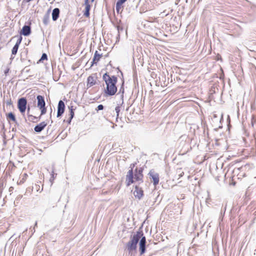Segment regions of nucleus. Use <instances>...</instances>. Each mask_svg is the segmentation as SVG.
I'll return each mask as SVG.
<instances>
[{
  "mask_svg": "<svg viewBox=\"0 0 256 256\" xmlns=\"http://www.w3.org/2000/svg\"><path fill=\"white\" fill-rule=\"evenodd\" d=\"M8 71H9V68H7L6 70H4V74H7V73H8Z\"/></svg>",
  "mask_w": 256,
  "mask_h": 256,
  "instance_id": "32",
  "label": "nucleus"
},
{
  "mask_svg": "<svg viewBox=\"0 0 256 256\" xmlns=\"http://www.w3.org/2000/svg\"><path fill=\"white\" fill-rule=\"evenodd\" d=\"M36 98L38 100V106L39 108H42L45 106L46 104L44 100V98L40 95L37 96Z\"/></svg>",
  "mask_w": 256,
  "mask_h": 256,
  "instance_id": "11",
  "label": "nucleus"
},
{
  "mask_svg": "<svg viewBox=\"0 0 256 256\" xmlns=\"http://www.w3.org/2000/svg\"><path fill=\"white\" fill-rule=\"evenodd\" d=\"M104 106L102 104H99L97 108H96V110H102L104 109Z\"/></svg>",
  "mask_w": 256,
  "mask_h": 256,
  "instance_id": "23",
  "label": "nucleus"
},
{
  "mask_svg": "<svg viewBox=\"0 0 256 256\" xmlns=\"http://www.w3.org/2000/svg\"><path fill=\"white\" fill-rule=\"evenodd\" d=\"M47 122H42L39 124H38L35 126L34 130L36 132H40L47 126Z\"/></svg>",
  "mask_w": 256,
  "mask_h": 256,
  "instance_id": "10",
  "label": "nucleus"
},
{
  "mask_svg": "<svg viewBox=\"0 0 256 256\" xmlns=\"http://www.w3.org/2000/svg\"><path fill=\"white\" fill-rule=\"evenodd\" d=\"M60 14V10L58 8H55L52 12V18L54 21L58 20Z\"/></svg>",
  "mask_w": 256,
  "mask_h": 256,
  "instance_id": "13",
  "label": "nucleus"
},
{
  "mask_svg": "<svg viewBox=\"0 0 256 256\" xmlns=\"http://www.w3.org/2000/svg\"><path fill=\"white\" fill-rule=\"evenodd\" d=\"M133 194L134 196L138 200H140L144 195L142 188L137 186H135Z\"/></svg>",
  "mask_w": 256,
  "mask_h": 256,
  "instance_id": "8",
  "label": "nucleus"
},
{
  "mask_svg": "<svg viewBox=\"0 0 256 256\" xmlns=\"http://www.w3.org/2000/svg\"><path fill=\"white\" fill-rule=\"evenodd\" d=\"M148 174L152 180V182L154 186H156L159 182V175L153 170H150Z\"/></svg>",
  "mask_w": 256,
  "mask_h": 256,
  "instance_id": "4",
  "label": "nucleus"
},
{
  "mask_svg": "<svg viewBox=\"0 0 256 256\" xmlns=\"http://www.w3.org/2000/svg\"><path fill=\"white\" fill-rule=\"evenodd\" d=\"M84 4H85L86 6H88V4H90L88 3V0H85Z\"/></svg>",
  "mask_w": 256,
  "mask_h": 256,
  "instance_id": "31",
  "label": "nucleus"
},
{
  "mask_svg": "<svg viewBox=\"0 0 256 256\" xmlns=\"http://www.w3.org/2000/svg\"><path fill=\"white\" fill-rule=\"evenodd\" d=\"M92 1H94V0H92Z\"/></svg>",
  "mask_w": 256,
  "mask_h": 256,
  "instance_id": "36",
  "label": "nucleus"
},
{
  "mask_svg": "<svg viewBox=\"0 0 256 256\" xmlns=\"http://www.w3.org/2000/svg\"><path fill=\"white\" fill-rule=\"evenodd\" d=\"M117 30H118V32H119L120 30H122V28L120 26H117Z\"/></svg>",
  "mask_w": 256,
  "mask_h": 256,
  "instance_id": "28",
  "label": "nucleus"
},
{
  "mask_svg": "<svg viewBox=\"0 0 256 256\" xmlns=\"http://www.w3.org/2000/svg\"><path fill=\"white\" fill-rule=\"evenodd\" d=\"M21 41H22V38H19V39L17 40V42H16V44H18V46H19V45H20V44Z\"/></svg>",
  "mask_w": 256,
  "mask_h": 256,
  "instance_id": "26",
  "label": "nucleus"
},
{
  "mask_svg": "<svg viewBox=\"0 0 256 256\" xmlns=\"http://www.w3.org/2000/svg\"><path fill=\"white\" fill-rule=\"evenodd\" d=\"M115 110L116 112V118H118V115H119V112H120V106H117L116 108H115Z\"/></svg>",
  "mask_w": 256,
  "mask_h": 256,
  "instance_id": "21",
  "label": "nucleus"
},
{
  "mask_svg": "<svg viewBox=\"0 0 256 256\" xmlns=\"http://www.w3.org/2000/svg\"><path fill=\"white\" fill-rule=\"evenodd\" d=\"M37 226V222H36L34 224V227Z\"/></svg>",
  "mask_w": 256,
  "mask_h": 256,
  "instance_id": "33",
  "label": "nucleus"
},
{
  "mask_svg": "<svg viewBox=\"0 0 256 256\" xmlns=\"http://www.w3.org/2000/svg\"><path fill=\"white\" fill-rule=\"evenodd\" d=\"M146 238L145 236H142L140 242V254L142 255L146 252Z\"/></svg>",
  "mask_w": 256,
  "mask_h": 256,
  "instance_id": "5",
  "label": "nucleus"
},
{
  "mask_svg": "<svg viewBox=\"0 0 256 256\" xmlns=\"http://www.w3.org/2000/svg\"><path fill=\"white\" fill-rule=\"evenodd\" d=\"M65 105L64 102L60 100L58 104L57 116H60L64 112Z\"/></svg>",
  "mask_w": 256,
  "mask_h": 256,
  "instance_id": "7",
  "label": "nucleus"
},
{
  "mask_svg": "<svg viewBox=\"0 0 256 256\" xmlns=\"http://www.w3.org/2000/svg\"><path fill=\"white\" fill-rule=\"evenodd\" d=\"M90 4H88V6H86L85 12L84 13V16H85L86 17H88L90 16Z\"/></svg>",
  "mask_w": 256,
  "mask_h": 256,
  "instance_id": "17",
  "label": "nucleus"
},
{
  "mask_svg": "<svg viewBox=\"0 0 256 256\" xmlns=\"http://www.w3.org/2000/svg\"><path fill=\"white\" fill-rule=\"evenodd\" d=\"M46 59H47V55H46V54H42V56L41 57V58H40V60H46Z\"/></svg>",
  "mask_w": 256,
  "mask_h": 256,
  "instance_id": "25",
  "label": "nucleus"
},
{
  "mask_svg": "<svg viewBox=\"0 0 256 256\" xmlns=\"http://www.w3.org/2000/svg\"><path fill=\"white\" fill-rule=\"evenodd\" d=\"M30 110V108H28V112Z\"/></svg>",
  "mask_w": 256,
  "mask_h": 256,
  "instance_id": "35",
  "label": "nucleus"
},
{
  "mask_svg": "<svg viewBox=\"0 0 256 256\" xmlns=\"http://www.w3.org/2000/svg\"><path fill=\"white\" fill-rule=\"evenodd\" d=\"M18 48V44H15L12 50V54H16L17 53Z\"/></svg>",
  "mask_w": 256,
  "mask_h": 256,
  "instance_id": "18",
  "label": "nucleus"
},
{
  "mask_svg": "<svg viewBox=\"0 0 256 256\" xmlns=\"http://www.w3.org/2000/svg\"><path fill=\"white\" fill-rule=\"evenodd\" d=\"M123 8L122 6L116 3V10L118 13H119L120 10H122V8Z\"/></svg>",
  "mask_w": 256,
  "mask_h": 256,
  "instance_id": "19",
  "label": "nucleus"
},
{
  "mask_svg": "<svg viewBox=\"0 0 256 256\" xmlns=\"http://www.w3.org/2000/svg\"><path fill=\"white\" fill-rule=\"evenodd\" d=\"M102 78L106 84V88L104 89L105 93L108 96L114 95L116 91L117 88L116 86L117 82V78L114 76H110L107 73L104 74Z\"/></svg>",
  "mask_w": 256,
  "mask_h": 256,
  "instance_id": "1",
  "label": "nucleus"
},
{
  "mask_svg": "<svg viewBox=\"0 0 256 256\" xmlns=\"http://www.w3.org/2000/svg\"><path fill=\"white\" fill-rule=\"evenodd\" d=\"M26 100L25 98H22L18 100V106L21 113L25 112L26 108Z\"/></svg>",
  "mask_w": 256,
  "mask_h": 256,
  "instance_id": "3",
  "label": "nucleus"
},
{
  "mask_svg": "<svg viewBox=\"0 0 256 256\" xmlns=\"http://www.w3.org/2000/svg\"><path fill=\"white\" fill-rule=\"evenodd\" d=\"M52 178L54 179V174H52Z\"/></svg>",
  "mask_w": 256,
  "mask_h": 256,
  "instance_id": "34",
  "label": "nucleus"
},
{
  "mask_svg": "<svg viewBox=\"0 0 256 256\" xmlns=\"http://www.w3.org/2000/svg\"><path fill=\"white\" fill-rule=\"evenodd\" d=\"M40 109L41 110V114L40 116L43 115L46 113V107H43L42 108H40Z\"/></svg>",
  "mask_w": 256,
  "mask_h": 256,
  "instance_id": "22",
  "label": "nucleus"
},
{
  "mask_svg": "<svg viewBox=\"0 0 256 256\" xmlns=\"http://www.w3.org/2000/svg\"><path fill=\"white\" fill-rule=\"evenodd\" d=\"M43 22L45 24H48V22H47V19L46 18H44V20H43Z\"/></svg>",
  "mask_w": 256,
  "mask_h": 256,
  "instance_id": "30",
  "label": "nucleus"
},
{
  "mask_svg": "<svg viewBox=\"0 0 256 256\" xmlns=\"http://www.w3.org/2000/svg\"><path fill=\"white\" fill-rule=\"evenodd\" d=\"M142 232H138L136 234L131 237L130 241L126 244V247L129 254H132L136 250L137 244L142 236Z\"/></svg>",
  "mask_w": 256,
  "mask_h": 256,
  "instance_id": "2",
  "label": "nucleus"
},
{
  "mask_svg": "<svg viewBox=\"0 0 256 256\" xmlns=\"http://www.w3.org/2000/svg\"><path fill=\"white\" fill-rule=\"evenodd\" d=\"M126 0H118L116 3L122 6V4H124Z\"/></svg>",
  "mask_w": 256,
  "mask_h": 256,
  "instance_id": "24",
  "label": "nucleus"
},
{
  "mask_svg": "<svg viewBox=\"0 0 256 256\" xmlns=\"http://www.w3.org/2000/svg\"><path fill=\"white\" fill-rule=\"evenodd\" d=\"M88 84L87 86L88 87H91L95 84L96 80L92 76H89L87 79Z\"/></svg>",
  "mask_w": 256,
  "mask_h": 256,
  "instance_id": "15",
  "label": "nucleus"
},
{
  "mask_svg": "<svg viewBox=\"0 0 256 256\" xmlns=\"http://www.w3.org/2000/svg\"><path fill=\"white\" fill-rule=\"evenodd\" d=\"M142 168L136 169V173L134 176V179L136 181L142 182L143 174Z\"/></svg>",
  "mask_w": 256,
  "mask_h": 256,
  "instance_id": "9",
  "label": "nucleus"
},
{
  "mask_svg": "<svg viewBox=\"0 0 256 256\" xmlns=\"http://www.w3.org/2000/svg\"><path fill=\"white\" fill-rule=\"evenodd\" d=\"M28 176V174H24L23 175L22 180H24L26 177Z\"/></svg>",
  "mask_w": 256,
  "mask_h": 256,
  "instance_id": "29",
  "label": "nucleus"
},
{
  "mask_svg": "<svg viewBox=\"0 0 256 256\" xmlns=\"http://www.w3.org/2000/svg\"><path fill=\"white\" fill-rule=\"evenodd\" d=\"M134 176H133L132 170L131 169L128 170L126 176V182L128 186H129L134 182Z\"/></svg>",
  "mask_w": 256,
  "mask_h": 256,
  "instance_id": "6",
  "label": "nucleus"
},
{
  "mask_svg": "<svg viewBox=\"0 0 256 256\" xmlns=\"http://www.w3.org/2000/svg\"><path fill=\"white\" fill-rule=\"evenodd\" d=\"M101 57L102 54H98V51L96 50L94 54L92 66L94 64H96L97 62H98Z\"/></svg>",
  "mask_w": 256,
  "mask_h": 256,
  "instance_id": "14",
  "label": "nucleus"
},
{
  "mask_svg": "<svg viewBox=\"0 0 256 256\" xmlns=\"http://www.w3.org/2000/svg\"><path fill=\"white\" fill-rule=\"evenodd\" d=\"M31 32V28L29 26H24L22 28L21 34L24 36H28Z\"/></svg>",
  "mask_w": 256,
  "mask_h": 256,
  "instance_id": "12",
  "label": "nucleus"
},
{
  "mask_svg": "<svg viewBox=\"0 0 256 256\" xmlns=\"http://www.w3.org/2000/svg\"><path fill=\"white\" fill-rule=\"evenodd\" d=\"M7 118L10 119L14 122H16V120L14 114L12 112L9 113L7 116Z\"/></svg>",
  "mask_w": 256,
  "mask_h": 256,
  "instance_id": "16",
  "label": "nucleus"
},
{
  "mask_svg": "<svg viewBox=\"0 0 256 256\" xmlns=\"http://www.w3.org/2000/svg\"><path fill=\"white\" fill-rule=\"evenodd\" d=\"M21 41H22V38H19V39L17 40V42H16V44H18V46H19V45H20V44Z\"/></svg>",
  "mask_w": 256,
  "mask_h": 256,
  "instance_id": "27",
  "label": "nucleus"
},
{
  "mask_svg": "<svg viewBox=\"0 0 256 256\" xmlns=\"http://www.w3.org/2000/svg\"><path fill=\"white\" fill-rule=\"evenodd\" d=\"M70 108V120L68 122L70 123L74 116V110L72 109V106H71L70 108Z\"/></svg>",
  "mask_w": 256,
  "mask_h": 256,
  "instance_id": "20",
  "label": "nucleus"
}]
</instances>
